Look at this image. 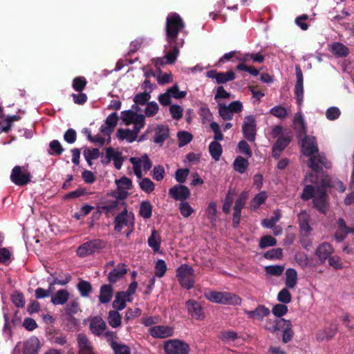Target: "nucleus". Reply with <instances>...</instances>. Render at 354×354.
I'll return each instance as SVG.
<instances>
[{"label": "nucleus", "instance_id": "obj_12", "mask_svg": "<svg viewBox=\"0 0 354 354\" xmlns=\"http://www.w3.org/2000/svg\"><path fill=\"white\" fill-rule=\"evenodd\" d=\"M206 76L210 79H214L218 84H225L235 79V73L232 71L217 72L216 70H210L206 73Z\"/></svg>", "mask_w": 354, "mask_h": 354}, {"label": "nucleus", "instance_id": "obj_35", "mask_svg": "<svg viewBox=\"0 0 354 354\" xmlns=\"http://www.w3.org/2000/svg\"><path fill=\"white\" fill-rule=\"evenodd\" d=\"M297 273L295 269L288 268L286 271V286L289 288L293 289L297 285Z\"/></svg>", "mask_w": 354, "mask_h": 354}, {"label": "nucleus", "instance_id": "obj_41", "mask_svg": "<svg viewBox=\"0 0 354 354\" xmlns=\"http://www.w3.org/2000/svg\"><path fill=\"white\" fill-rule=\"evenodd\" d=\"M116 135L120 140H126L129 142H132L136 140V136L130 129H119Z\"/></svg>", "mask_w": 354, "mask_h": 354}, {"label": "nucleus", "instance_id": "obj_27", "mask_svg": "<svg viewBox=\"0 0 354 354\" xmlns=\"http://www.w3.org/2000/svg\"><path fill=\"white\" fill-rule=\"evenodd\" d=\"M331 53L338 57H346L349 53L347 46L340 42H333L329 45Z\"/></svg>", "mask_w": 354, "mask_h": 354}, {"label": "nucleus", "instance_id": "obj_24", "mask_svg": "<svg viewBox=\"0 0 354 354\" xmlns=\"http://www.w3.org/2000/svg\"><path fill=\"white\" fill-rule=\"evenodd\" d=\"M186 307L188 313L192 317L197 319H200L203 315V311L201 306L196 301L193 299H189L186 301Z\"/></svg>", "mask_w": 354, "mask_h": 354}, {"label": "nucleus", "instance_id": "obj_57", "mask_svg": "<svg viewBox=\"0 0 354 354\" xmlns=\"http://www.w3.org/2000/svg\"><path fill=\"white\" fill-rule=\"evenodd\" d=\"M270 113L280 119H284L288 115L287 110L285 107L281 106H275L273 108H272L270 111Z\"/></svg>", "mask_w": 354, "mask_h": 354}, {"label": "nucleus", "instance_id": "obj_59", "mask_svg": "<svg viewBox=\"0 0 354 354\" xmlns=\"http://www.w3.org/2000/svg\"><path fill=\"white\" fill-rule=\"evenodd\" d=\"M282 257L283 252L281 248H274L264 254V257L267 259H281Z\"/></svg>", "mask_w": 354, "mask_h": 354}, {"label": "nucleus", "instance_id": "obj_13", "mask_svg": "<svg viewBox=\"0 0 354 354\" xmlns=\"http://www.w3.org/2000/svg\"><path fill=\"white\" fill-rule=\"evenodd\" d=\"M106 160H102L104 164H109L111 160L114 162V166L117 169H120L124 162V158L120 151L115 150L112 147H108L106 149Z\"/></svg>", "mask_w": 354, "mask_h": 354}, {"label": "nucleus", "instance_id": "obj_1", "mask_svg": "<svg viewBox=\"0 0 354 354\" xmlns=\"http://www.w3.org/2000/svg\"><path fill=\"white\" fill-rule=\"evenodd\" d=\"M327 186L334 187L339 192H344L346 187L341 181H335V184H327L325 180H323L322 185L317 187L312 185H306L303 189L301 198L304 201H308L310 198L313 200L314 207L322 214H326L328 209L327 194L326 188Z\"/></svg>", "mask_w": 354, "mask_h": 354}, {"label": "nucleus", "instance_id": "obj_5", "mask_svg": "<svg viewBox=\"0 0 354 354\" xmlns=\"http://www.w3.org/2000/svg\"><path fill=\"white\" fill-rule=\"evenodd\" d=\"M31 174L28 167L17 165L13 167L10 174V180L18 186H24L31 181Z\"/></svg>", "mask_w": 354, "mask_h": 354}, {"label": "nucleus", "instance_id": "obj_34", "mask_svg": "<svg viewBox=\"0 0 354 354\" xmlns=\"http://www.w3.org/2000/svg\"><path fill=\"white\" fill-rule=\"evenodd\" d=\"M285 323L286 319H269L265 324V328L271 333H274L276 331L280 330L283 328V326H284Z\"/></svg>", "mask_w": 354, "mask_h": 354}, {"label": "nucleus", "instance_id": "obj_63", "mask_svg": "<svg viewBox=\"0 0 354 354\" xmlns=\"http://www.w3.org/2000/svg\"><path fill=\"white\" fill-rule=\"evenodd\" d=\"M158 110L159 107L158 104L155 102H150L147 104L145 113L147 117H152L158 113Z\"/></svg>", "mask_w": 354, "mask_h": 354}, {"label": "nucleus", "instance_id": "obj_36", "mask_svg": "<svg viewBox=\"0 0 354 354\" xmlns=\"http://www.w3.org/2000/svg\"><path fill=\"white\" fill-rule=\"evenodd\" d=\"M209 152L215 161H218L223 152L221 145L216 141L212 142L209 145Z\"/></svg>", "mask_w": 354, "mask_h": 354}, {"label": "nucleus", "instance_id": "obj_17", "mask_svg": "<svg viewBox=\"0 0 354 354\" xmlns=\"http://www.w3.org/2000/svg\"><path fill=\"white\" fill-rule=\"evenodd\" d=\"M337 228L335 234V239L337 241H342L348 233H354V228L349 227L346 225L344 220L342 218L337 221Z\"/></svg>", "mask_w": 354, "mask_h": 354}, {"label": "nucleus", "instance_id": "obj_55", "mask_svg": "<svg viewBox=\"0 0 354 354\" xmlns=\"http://www.w3.org/2000/svg\"><path fill=\"white\" fill-rule=\"evenodd\" d=\"M179 210L184 218H188L194 212V209L190 206L188 202L182 201L179 204Z\"/></svg>", "mask_w": 354, "mask_h": 354}, {"label": "nucleus", "instance_id": "obj_18", "mask_svg": "<svg viewBox=\"0 0 354 354\" xmlns=\"http://www.w3.org/2000/svg\"><path fill=\"white\" fill-rule=\"evenodd\" d=\"M291 141L290 136H281L278 138L277 142L272 147V154L275 158H278L282 151L289 145Z\"/></svg>", "mask_w": 354, "mask_h": 354}, {"label": "nucleus", "instance_id": "obj_26", "mask_svg": "<svg viewBox=\"0 0 354 354\" xmlns=\"http://www.w3.org/2000/svg\"><path fill=\"white\" fill-rule=\"evenodd\" d=\"M106 328V323L101 317H95L91 319L90 322V329L93 334L100 335L105 330Z\"/></svg>", "mask_w": 354, "mask_h": 354}, {"label": "nucleus", "instance_id": "obj_48", "mask_svg": "<svg viewBox=\"0 0 354 354\" xmlns=\"http://www.w3.org/2000/svg\"><path fill=\"white\" fill-rule=\"evenodd\" d=\"M139 185L140 189L145 192V193L150 194L153 192L155 189V185L152 182V180L148 178H142L140 183Z\"/></svg>", "mask_w": 354, "mask_h": 354}, {"label": "nucleus", "instance_id": "obj_50", "mask_svg": "<svg viewBox=\"0 0 354 354\" xmlns=\"http://www.w3.org/2000/svg\"><path fill=\"white\" fill-rule=\"evenodd\" d=\"M100 154L98 149H86L84 151V156L90 165L92 164L91 160L98 158Z\"/></svg>", "mask_w": 354, "mask_h": 354}, {"label": "nucleus", "instance_id": "obj_64", "mask_svg": "<svg viewBox=\"0 0 354 354\" xmlns=\"http://www.w3.org/2000/svg\"><path fill=\"white\" fill-rule=\"evenodd\" d=\"M277 299L283 304H288L292 300V295L287 288H283L279 292Z\"/></svg>", "mask_w": 354, "mask_h": 354}, {"label": "nucleus", "instance_id": "obj_45", "mask_svg": "<svg viewBox=\"0 0 354 354\" xmlns=\"http://www.w3.org/2000/svg\"><path fill=\"white\" fill-rule=\"evenodd\" d=\"M267 198V194L265 192H261L257 194L251 201V208L256 210L261 205L264 203Z\"/></svg>", "mask_w": 354, "mask_h": 354}, {"label": "nucleus", "instance_id": "obj_46", "mask_svg": "<svg viewBox=\"0 0 354 354\" xmlns=\"http://www.w3.org/2000/svg\"><path fill=\"white\" fill-rule=\"evenodd\" d=\"M145 116L143 115H131V120H127L124 119V122L127 124H133L137 129H142L145 126Z\"/></svg>", "mask_w": 354, "mask_h": 354}, {"label": "nucleus", "instance_id": "obj_53", "mask_svg": "<svg viewBox=\"0 0 354 354\" xmlns=\"http://www.w3.org/2000/svg\"><path fill=\"white\" fill-rule=\"evenodd\" d=\"M177 136L179 147H183L187 145L193 138V136L190 133L185 131L178 132Z\"/></svg>", "mask_w": 354, "mask_h": 354}, {"label": "nucleus", "instance_id": "obj_25", "mask_svg": "<svg viewBox=\"0 0 354 354\" xmlns=\"http://www.w3.org/2000/svg\"><path fill=\"white\" fill-rule=\"evenodd\" d=\"M39 348V341L35 337H32L26 340L24 343L23 353L24 354H37Z\"/></svg>", "mask_w": 354, "mask_h": 354}, {"label": "nucleus", "instance_id": "obj_23", "mask_svg": "<svg viewBox=\"0 0 354 354\" xmlns=\"http://www.w3.org/2000/svg\"><path fill=\"white\" fill-rule=\"evenodd\" d=\"M118 117L116 113L110 114L106 120L105 124L100 127V131L103 133L109 136L117 125Z\"/></svg>", "mask_w": 354, "mask_h": 354}, {"label": "nucleus", "instance_id": "obj_51", "mask_svg": "<svg viewBox=\"0 0 354 354\" xmlns=\"http://www.w3.org/2000/svg\"><path fill=\"white\" fill-rule=\"evenodd\" d=\"M152 205L149 201H144L140 204V214L145 218L151 216Z\"/></svg>", "mask_w": 354, "mask_h": 354}, {"label": "nucleus", "instance_id": "obj_29", "mask_svg": "<svg viewBox=\"0 0 354 354\" xmlns=\"http://www.w3.org/2000/svg\"><path fill=\"white\" fill-rule=\"evenodd\" d=\"M124 264H119L117 268H114L108 274V280L111 283H115L120 279L124 277L127 273V270L126 269Z\"/></svg>", "mask_w": 354, "mask_h": 354}, {"label": "nucleus", "instance_id": "obj_58", "mask_svg": "<svg viewBox=\"0 0 354 354\" xmlns=\"http://www.w3.org/2000/svg\"><path fill=\"white\" fill-rule=\"evenodd\" d=\"M277 244V240L270 235L263 236L259 241V247L261 248H266L270 246H274Z\"/></svg>", "mask_w": 354, "mask_h": 354}, {"label": "nucleus", "instance_id": "obj_37", "mask_svg": "<svg viewBox=\"0 0 354 354\" xmlns=\"http://www.w3.org/2000/svg\"><path fill=\"white\" fill-rule=\"evenodd\" d=\"M127 294L124 292H119L116 294L113 302V308L116 310H122L126 307Z\"/></svg>", "mask_w": 354, "mask_h": 354}, {"label": "nucleus", "instance_id": "obj_38", "mask_svg": "<svg viewBox=\"0 0 354 354\" xmlns=\"http://www.w3.org/2000/svg\"><path fill=\"white\" fill-rule=\"evenodd\" d=\"M124 203L123 201L115 200L107 205L102 206V209L106 213L115 214L118 210L120 209L121 207L124 208Z\"/></svg>", "mask_w": 354, "mask_h": 354}, {"label": "nucleus", "instance_id": "obj_54", "mask_svg": "<svg viewBox=\"0 0 354 354\" xmlns=\"http://www.w3.org/2000/svg\"><path fill=\"white\" fill-rule=\"evenodd\" d=\"M167 265L164 260L159 259L155 265V276L157 277H162L167 271Z\"/></svg>", "mask_w": 354, "mask_h": 354}, {"label": "nucleus", "instance_id": "obj_14", "mask_svg": "<svg viewBox=\"0 0 354 354\" xmlns=\"http://www.w3.org/2000/svg\"><path fill=\"white\" fill-rule=\"evenodd\" d=\"M169 195L176 201H185L190 196L189 188L185 185H176L169 190Z\"/></svg>", "mask_w": 354, "mask_h": 354}, {"label": "nucleus", "instance_id": "obj_6", "mask_svg": "<svg viewBox=\"0 0 354 354\" xmlns=\"http://www.w3.org/2000/svg\"><path fill=\"white\" fill-rule=\"evenodd\" d=\"M105 246L106 244L102 240H92L81 245L77 250V254L80 257H84L100 251Z\"/></svg>", "mask_w": 354, "mask_h": 354}, {"label": "nucleus", "instance_id": "obj_4", "mask_svg": "<svg viewBox=\"0 0 354 354\" xmlns=\"http://www.w3.org/2000/svg\"><path fill=\"white\" fill-rule=\"evenodd\" d=\"M205 297L212 302L223 304H240L241 299L235 294L210 291L205 295Z\"/></svg>", "mask_w": 354, "mask_h": 354}, {"label": "nucleus", "instance_id": "obj_19", "mask_svg": "<svg viewBox=\"0 0 354 354\" xmlns=\"http://www.w3.org/2000/svg\"><path fill=\"white\" fill-rule=\"evenodd\" d=\"M77 340L79 348V354H94L91 343L85 334H78Z\"/></svg>", "mask_w": 354, "mask_h": 354}, {"label": "nucleus", "instance_id": "obj_15", "mask_svg": "<svg viewBox=\"0 0 354 354\" xmlns=\"http://www.w3.org/2000/svg\"><path fill=\"white\" fill-rule=\"evenodd\" d=\"M149 332L155 338L163 339L172 336L174 329L168 326L159 325L150 328Z\"/></svg>", "mask_w": 354, "mask_h": 354}, {"label": "nucleus", "instance_id": "obj_33", "mask_svg": "<svg viewBox=\"0 0 354 354\" xmlns=\"http://www.w3.org/2000/svg\"><path fill=\"white\" fill-rule=\"evenodd\" d=\"M113 297V288L111 285H103L100 288L99 300L102 304L109 302Z\"/></svg>", "mask_w": 354, "mask_h": 354}, {"label": "nucleus", "instance_id": "obj_21", "mask_svg": "<svg viewBox=\"0 0 354 354\" xmlns=\"http://www.w3.org/2000/svg\"><path fill=\"white\" fill-rule=\"evenodd\" d=\"M171 49L165 54V57L167 62L169 64H174L179 54L180 48L184 45V39H180L179 41L174 44H169Z\"/></svg>", "mask_w": 354, "mask_h": 354}, {"label": "nucleus", "instance_id": "obj_30", "mask_svg": "<svg viewBox=\"0 0 354 354\" xmlns=\"http://www.w3.org/2000/svg\"><path fill=\"white\" fill-rule=\"evenodd\" d=\"M293 124L298 132L299 136L306 135V127L301 112H298L294 117Z\"/></svg>", "mask_w": 354, "mask_h": 354}, {"label": "nucleus", "instance_id": "obj_2", "mask_svg": "<svg viewBox=\"0 0 354 354\" xmlns=\"http://www.w3.org/2000/svg\"><path fill=\"white\" fill-rule=\"evenodd\" d=\"M185 24L176 13H171L166 19V39L168 44H174L179 41L180 39L178 38L179 32L184 28Z\"/></svg>", "mask_w": 354, "mask_h": 354}, {"label": "nucleus", "instance_id": "obj_16", "mask_svg": "<svg viewBox=\"0 0 354 354\" xmlns=\"http://www.w3.org/2000/svg\"><path fill=\"white\" fill-rule=\"evenodd\" d=\"M334 249L333 246L324 242L321 243L315 251V255L322 263H324L333 253Z\"/></svg>", "mask_w": 354, "mask_h": 354}, {"label": "nucleus", "instance_id": "obj_43", "mask_svg": "<svg viewBox=\"0 0 354 354\" xmlns=\"http://www.w3.org/2000/svg\"><path fill=\"white\" fill-rule=\"evenodd\" d=\"M149 245L154 250L158 251L160 249V237L156 230H153L148 239Z\"/></svg>", "mask_w": 354, "mask_h": 354}, {"label": "nucleus", "instance_id": "obj_49", "mask_svg": "<svg viewBox=\"0 0 354 354\" xmlns=\"http://www.w3.org/2000/svg\"><path fill=\"white\" fill-rule=\"evenodd\" d=\"M111 346L114 351L115 354H131L129 347L125 344L112 341Z\"/></svg>", "mask_w": 354, "mask_h": 354}, {"label": "nucleus", "instance_id": "obj_10", "mask_svg": "<svg viewBox=\"0 0 354 354\" xmlns=\"http://www.w3.org/2000/svg\"><path fill=\"white\" fill-rule=\"evenodd\" d=\"M114 223V230L120 232L123 227H128L131 226L130 224H134L133 214H128L127 207H124L122 212L115 217Z\"/></svg>", "mask_w": 354, "mask_h": 354}, {"label": "nucleus", "instance_id": "obj_8", "mask_svg": "<svg viewBox=\"0 0 354 354\" xmlns=\"http://www.w3.org/2000/svg\"><path fill=\"white\" fill-rule=\"evenodd\" d=\"M164 349L166 354H188L189 346L178 339H171L165 342Z\"/></svg>", "mask_w": 354, "mask_h": 354}, {"label": "nucleus", "instance_id": "obj_47", "mask_svg": "<svg viewBox=\"0 0 354 354\" xmlns=\"http://www.w3.org/2000/svg\"><path fill=\"white\" fill-rule=\"evenodd\" d=\"M77 288L80 291L81 296L83 297H88L92 291V286L91 283L86 281H80L78 283Z\"/></svg>", "mask_w": 354, "mask_h": 354}, {"label": "nucleus", "instance_id": "obj_31", "mask_svg": "<svg viewBox=\"0 0 354 354\" xmlns=\"http://www.w3.org/2000/svg\"><path fill=\"white\" fill-rule=\"evenodd\" d=\"M169 128L166 126L159 125L156 129L153 142L162 143L169 137Z\"/></svg>", "mask_w": 354, "mask_h": 354}, {"label": "nucleus", "instance_id": "obj_3", "mask_svg": "<svg viewBox=\"0 0 354 354\" xmlns=\"http://www.w3.org/2000/svg\"><path fill=\"white\" fill-rule=\"evenodd\" d=\"M178 281L181 286L186 289H191L194 287V271L192 267L188 264H183L176 269V274Z\"/></svg>", "mask_w": 354, "mask_h": 354}, {"label": "nucleus", "instance_id": "obj_42", "mask_svg": "<svg viewBox=\"0 0 354 354\" xmlns=\"http://www.w3.org/2000/svg\"><path fill=\"white\" fill-rule=\"evenodd\" d=\"M248 161L242 156H238L234 162V169L240 174H243L248 167Z\"/></svg>", "mask_w": 354, "mask_h": 354}, {"label": "nucleus", "instance_id": "obj_28", "mask_svg": "<svg viewBox=\"0 0 354 354\" xmlns=\"http://www.w3.org/2000/svg\"><path fill=\"white\" fill-rule=\"evenodd\" d=\"M245 313L249 318L262 320L270 314V310L264 306L259 305L254 310H246Z\"/></svg>", "mask_w": 354, "mask_h": 354}, {"label": "nucleus", "instance_id": "obj_32", "mask_svg": "<svg viewBox=\"0 0 354 354\" xmlns=\"http://www.w3.org/2000/svg\"><path fill=\"white\" fill-rule=\"evenodd\" d=\"M69 292L68 290H59L54 295L51 297V302L55 305H63L68 300Z\"/></svg>", "mask_w": 354, "mask_h": 354}, {"label": "nucleus", "instance_id": "obj_44", "mask_svg": "<svg viewBox=\"0 0 354 354\" xmlns=\"http://www.w3.org/2000/svg\"><path fill=\"white\" fill-rule=\"evenodd\" d=\"M281 218V212L279 209L274 212V216L270 218H266L262 221V225L267 228H272Z\"/></svg>", "mask_w": 354, "mask_h": 354}, {"label": "nucleus", "instance_id": "obj_39", "mask_svg": "<svg viewBox=\"0 0 354 354\" xmlns=\"http://www.w3.org/2000/svg\"><path fill=\"white\" fill-rule=\"evenodd\" d=\"M107 319L113 328H118L121 325L122 317L118 310L109 311Z\"/></svg>", "mask_w": 354, "mask_h": 354}, {"label": "nucleus", "instance_id": "obj_62", "mask_svg": "<svg viewBox=\"0 0 354 354\" xmlns=\"http://www.w3.org/2000/svg\"><path fill=\"white\" fill-rule=\"evenodd\" d=\"M265 270L267 274L270 275L280 276L284 270V266L280 265L268 266L265 268Z\"/></svg>", "mask_w": 354, "mask_h": 354}, {"label": "nucleus", "instance_id": "obj_52", "mask_svg": "<svg viewBox=\"0 0 354 354\" xmlns=\"http://www.w3.org/2000/svg\"><path fill=\"white\" fill-rule=\"evenodd\" d=\"M218 113L219 115L224 120H230L233 118V113H232L231 110L228 107V106H226L223 104H218Z\"/></svg>", "mask_w": 354, "mask_h": 354}, {"label": "nucleus", "instance_id": "obj_22", "mask_svg": "<svg viewBox=\"0 0 354 354\" xmlns=\"http://www.w3.org/2000/svg\"><path fill=\"white\" fill-rule=\"evenodd\" d=\"M297 218L301 233L308 235L312 230L309 225L310 216L305 210H302L298 214Z\"/></svg>", "mask_w": 354, "mask_h": 354}, {"label": "nucleus", "instance_id": "obj_11", "mask_svg": "<svg viewBox=\"0 0 354 354\" xmlns=\"http://www.w3.org/2000/svg\"><path fill=\"white\" fill-rule=\"evenodd\" d=\"M302 153L309 157L319 151L316 139L314 136L305 135L301 142Z\"/></svg>", "mask_w": 354, "mask_h": 354}, {"label": "nucleus", "instance_id": "obj_56", "mask_svg": "<svg viewBox=\"0 0 354 354\" xmlns=\"http://www.w3.org/2000/svg\"><path fill=\"white\" fill-rule=\"evenodd\" d=\"M168 93H169L171 97H174L176 99H182L184 98L186 95V91H179V87L177 84H174L171 87L167 89Z\"/></svg>", "mask_w": 354, "mask_h": 354}, {"label": "nucleus", "instance_id": "obj_60", "mask_svg": "<svg viewBox=\"0 0 354 354\" xmlns=\"http://www.w3.org/2000/svg\"><path fill=\"white\" fill-rule=\"evenodd\" d=\"M136 158L137 160H139V161H138V164L141 165V167H142L145 171H148L151 169L152 162L147 154H144L141 157Z\"/></svg>", "mask_w": 354, "mask_h": 354}, {"label": "nucleus", "instance_id": "obj_7", "mask_svg": "<svg viewBox=\"0 0 354 354\" xmlns=\"http://www.w3.org/2000/svg\"><path fill=\"white\" fill-rule=\"evenodd\" d=\"M308 165L313 171L316 172L320 171L323 167L330 169L332 166L331 163L327 160L325 155L319 151L314 155L309 156Z\"/></svg>", "mask_w": 354, "mask_h": 354}, {"label": "nucleus", "instance_id": "obj_40", "mask_svg": "<svg viewBox=\"0 0 354 354\" xmlns=\"http://www.w3.org/2000/svg\"><path fill=\"white\" fill-rule=\"evenodd\" d=\"M281 330H283V342H289L292 339L294 335L293 330H292V324L290 321L286 320V323L284 324V326H283V328Z\"/></svg>", "mask_w": 354, "mask_h": 354}, {"label": "nucleus", "instance_id": "obj_20", "mask_svg": "<svg viewBox=\"0 0 354 354\" xmlns=\"http://www.w3.org/2000/svg\"><path fill=\"white\" fill-rule=\"evenodd\" d=\"M297 82L295 87V94L298 104L300 105L304 98L303 74L299 66L296 67Z\"/></svg>", "mask_w": 354, "mask_h": 354}, {"label": "nucleus", "instance_id": "obj_9", "mask_svg": "<svg viewBox=\"0 0 354 354\" xmlns=\"http://www.w3.org/2000/svg\"><path fill=\"white\" fill-rule=\"evenodd\" d=\"M242 131L244 137L250 142H254L257 135V122L254 116L248 115L244 118Z\"/></svg>", "mask_w": 354, "mask_h": 354}, {"label": "nucleus", "instance_id": "obj_61", "mask_svg": "<svg viewBox=\"0 0 354 354\" xmlns=\"http://www.w3.org/2000/svg\"><path fill=\"white\" fill-rule=\"evenodd\" d=\"M86 84L87 82L84 77H75L73 81V88L76 91L81 92L84 89Z\"/></svg>", "mask_w": 354, "mask_h": 354}]
</instances>
